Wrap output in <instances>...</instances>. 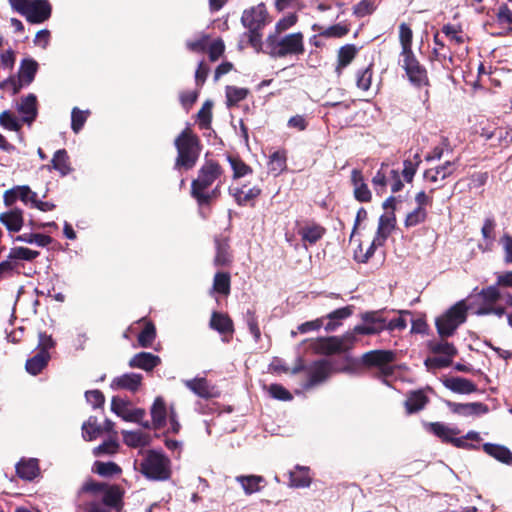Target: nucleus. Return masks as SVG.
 Instances as JSON below:
<instances>
[{
  "mask_svg": "<svg viewBox=\"0 0 512 512\" xmlns=\"http://www.w3.org/2000/svg\"><path fill=\"white\" fill-rule=\"evenodd\" d=\"M223 171L220 165L212 160H207L199 169L198 176L191 183V194L197 200L198 204H209L210 201L218 195L219 185L211 192L206 190L218 179Z\"/></svg>",
  "mask_w": 512,
  "mask_h": 512,
  "instance_id": "f257e3e1",
  "label": "nucleus"
},
{
  "mask_svg": "<svg viewBox=\"0 0 512 512\" xmlns=\"http://www.w3.org/2000/svg\"><path fill=\"white\" fill-rule=\"evenodd\" d=\"M175 147L177 149L175 166L191 169L196 164L201 150L198 137L191 129L186 128L175 139Z\"/></svg>",
  "mask_w": 512,
  "mask_h": 512,
  "instance_id": "f03ea898",
  "label": "nucleus"
},
{
  "mask_svg": "<svg viewBox=\"0 0 512 512\" xmlns=\"http://www.w3.org/2000/svg\"><path fill=\"white\" fill-rule=\"evenodd\" d=\"M467 306L464 301L457 302L446 313L436 319L438 334L444 338L454 334L459 325L466 320Z\"/></svg>",
  "mask_w": 512,
  "mask_h": 512,
  "instance_id": "7ed1b4c3",
  "label": "nucleus"
},
{
  "mask_svg": "<svg viewBox=\"0 0 512 512\" xmlns=\"http://www.w3.org/2000/svg\"><path fill=\"white\" fill-rule=\"evenodd\" d=\"M356 338L353 333H346L341 337L318 338L311 342L310 347L315 353L330 355L350 349Z\"/></svg>",
  "mask_w": 512,
  "mask_h": 512,
  "instance_id": "20e7f679",
  "label": "nucleus"
},
{
  "mask_svg": "<svg viewBox=\"0 0 512 512\" xmlns=\"http://www.w3.org/2000/svg\"><path fill=\"white\" fill-rule=\"evenodd\" d=\"M140 466L141 472L148 478L164 480L169 477V460L162 453L149 451Z\"/></svg>",
  "mask_w": 512,
  "mask_h": 512,
  "instance_id": "39448f33",
  "label": "nucleus"
},
{
  "mask_svg": "<svg viewBox=\"0 0 512 512\" xmlns=\"http://www.w3.org/2000/svg\"><path fill=\"white\" fill-rule=\"evenodd\" d=\"M37 70L38 63L34 59H23L18 71V80L9 78L1 84V88L8 90L12 95H15L20 91L22 86L29 85L34 80Z\"/></svg>",
  "mask_w": 512,
  "mask_h": 512,
  "instance_id": "423d86ee",
  "label": "nucleus"
},
{
  "mask_svg": "<svg viewBox=\"0 0 512 512\" xmlns=\"http://www.w3.org/2000/svg\"><path fill=\"white\" fill-rule=\"evenodd\" d=\"M399 64L405 70L406 75L411 83L422 86L428 83L427 72L416 59L413 51L400 54Z\"/></svg>",
  "mask_w": 512,
  "mask_h": 512,
  "instance_id": "0eeeda50",
  "label": "nucleus"
},
{
  "mask_svg": "<svg viewBox=\"0 0 512 512\" xmlns=\"http://www.w3.org/2000/svg\"><path fill=\"white\" fill-rule=\"evenodd\" d=\"M399 64L405 70L406 75L411 83L422 86L428 83L427 72L416 59L413 51L400 54Z\"/></svg>",
  "mask_w": 512,
  "mask_h": 512,
  "instance_id": "6e6552de",
  "label": "nucleus"
},
{
  "mask_svg": "<svg viewBox=\"0 0 512 512\" xmlns=\"http://www.w3.org/2000/svg\"><path fill=\"white\" fill-rule=\"evenodd\" d=\"M274 49L278 57L302 54L304 52L303 34L298 32L284 36L276 42Z\"/></svg>",
  "mask_w": 512,
  "mask_h": 512,
  "instance_id": "1a4fd4ad",
  "label": "nucleus"
},
{
  "mask_svg": "<svg viewBox=\"0 0 512 512\" xmlns=\"http://www.w3.org/2000/svg\"><path fill=\"white\" fill-rule=\"evenodd\" d=\"M362 323L356 325L351 333L362 335L378 334L386 329V320L379 312H367L362 315Z\"/></svg>",
  "mask_w": 512,
  "mask_h": 512,
  "instance_id": "9d476101",
  "label": "nucleus"
},
{
  "mask_svg": "<svg viewBox=\"0 0 512 512\" xmlns=\"http://www.w3.org/2000/svg\"><path fill=\"white\" fill-rule=\"evenodd\" d=\"M268 13L263 3L245 9L242 13L241 22L249 31H259L267 23Z\"/></svg>",
  "mask_w": 512,
  "mask_h": 512,
  "instance_id": "9b49d317",
  "label": "nucleus"
},
{
  "mask_svg": "<svg viewBox=\"0 0 512 512\" xmlns=\"http://www.w3.org/2000/svg\"><path fill=\"white\" fill-rule=\"evenodd\" d=\"M395 360V353L390 350H372L362 355L361 361L368 367H377L385 373L391 371L389 364Z\"/></svg>",
  "mask_w": 512,
  "mask_h": 512,
  "instance_id": "f8f14e48",
  "label": "nucleus"
},
{
  "mask_svg": "<svg viewBox=\"0 0 512 512\" xmlns=\"http://www.w3.org/2000/svg\"><path fill=\"white\" fill-rule=\"evenodd\" d=\"M21 200L25 205L33 206L36 203L37 193L32 191L27 185L15 186L3 194L5 206H12L17 200Z\"/></svg>",
  "mask_w": 512,
  "mask_h": 512,
  "instance_id": "ddd939ff",
  "label": "nucleus"
},
{
  "mask_svg": "<svg viewBox=\"0 0 512 512\" xmlns=\"http://www.w3.org/2000/svg\"><path fill=\"white\" fill-rule=\"evenodd\" d=\"M111 410L126 422H140L145 416L144 409H130L129 403L119 397L112 398Z\"/></svg>",
  "mask_w": 512,
  "mask_h": 512,
  "instance_id": "4468645a",
  "label": "nucleus"
},
{
  "mask_svg": "<svg viewBox=\"0 0 512 512\" xmlns=\"http://www.w3.org/2000/svg\"><path fill=\"white\" fill-rule=\"evenodd\" d=\"M51 15V5L47 0H30L24 17L31 23H42Z\"/></svg>",
  "mask_w": 512,
  "mask_h": 512,
  "instance_id": "2eb2a0df",
  "label": "nucleus"
},
{
  "mask_svg": "<svg viewBox=\"0 0 512 512\" xmlns=\"http://www.w3.org/2000/svg\"><path fill=\"white\" fill-rule=\"evenodd\" d=\"M183 384L200 398L209 399L219 396V391L204 377L183 380Z\"/></svg>",
  "mask_w": 512,
  "mask_h": 512,
  "instance_id": "dca6fc26",
  "label": "nucleus"
},
{
  "mask_svg": "<svg viewBox=\"0 0 512 512\" xmlns=\"http://www.w3.org/2000/svg\"><path fill=\"white\" fill-rule=\"evenodd\" d=\"M446 404L451 412L462 417H474L488 412V407L480 402L456 403L448 401Z\"/></svg>",
  "mask_w": 512,
  "mask_h": 512,
  "instance_id": "f3484780",
  "label": "nucleus"
},
{
  "mask_svg": "<svg viewBox=\"0 0 512 512\" xmlns=\"http://www.w3.org/2000/svg\"><path fill=\"white\" fill-rule=\"evenodd\" d=\"M351 183L353 186V194L359 202H369L372 198V193L365 182L362 172L358 169H353L351 172Z\"/></svg>",
  "mask_w": 512,
  "mask_h": 512,
  "instance_id": "a211bd4d",
  "label": "nucleus"
},
{
  "mask_svg": "<svg viewBox=\"0 0 512 512\" xmlns=\"http://www.w3.org/2000/svg\"><path fill=\"white\" fill-rule=\"evenodd\" d=\"M142 383V375L137 373H125L115 377L111 381V388L113 390L124 389L130 392H136Z\"/></svg>",
  "mask_w": 512,
  "mask_h": 512,
  "instance_id": "6ab92c4d",
  "label": "nucleus"
},
{
  "mask_svg": "<svg viewBox=\"0 0 512 512\" xmlns=\"http://www.w3.org/2000/svg\"><path fill=\"white\" fill-rule=\"evenodd\" d=\"M331 374V365L325 360L315 362L309 369V381L307 388L313 387L325 381Z\"/></svg>",
  "mask_w": 512,
  "mask_h": 512,
  "instance_id": "aec40b11",
  "label": "nucleus"
},
{
  "mask_svg": "<svg viewBox=\"0 0 512 512\" xmlns=\"http://www.w3.org/2000/svg\"><path fill=\"white\" fill-rule=\"evenodd\" d=\"M454 171L453 163L447 161L443 165L427 169L424 172V179L431 184H439L450 176Z\"/></svg>",
  "mask_w": 512,
  "mask_h": 512,
  "instance_id": "412c9836",
  "label": "nucleus"
},
{
  "mask_svg": "<svg viewBox=\"0 0 512 512\" xmlns=\"http://www.w3.org/2000/svg\"><path fill=\"white\" fill-rule=\"evenodd\" d=\"M0 223H2L10 232H19L24 223L22 210L14 208L8 212L1 213Z\"/></svg>",
  "mask_w": 512,
  "mask_h": 512,
  "instance_id": "4be33fe9",
  "label": "nucleus"
},
{
  "mask_svg": "<svg viewBox=\"0 0 512 512\" xmlns=\"http://www.w3.org/2000/svg\"><path fill=\"white\" fill-rule=\"evenodd\" d=\"M150 414L154 429H159L165 426L168 412L165 401L162 397H156L151 406Z\"/></svg>",
  "mask_w": 512,
  "mask_h": 512,
  "instance_id": "5701e85b",
  "label": "nucleus"
},
{
  "mask_svg": "<svg viewBox=\"0 0 512 512\" xmlns=\"http://www.w3.org/2000/svg\"><path fill=\"white\" fill-rule=\"evenodd\" d=\"M160 358L157 355L148 352H140L134 355L130 361L131 368H140L145 371H151L160 363Z\"/></svg>",
  "mask_w": 512,
  "mask_h": 512,
  "instance_id": "b1692460",
  "label": "nucleus"
},
{
  "mask_svg": "<svg viewBox=\"0 0 512 512\" xmlns=\"http://www.w3.org/2000/svg\"><path fill=\"white\" fill-rule=\"evenodd\" d=\"M444 386L460 394H470L477 390L476 385L469 379L462 377H450L444 380Z\"/></svg>",
  "mask_w": 512,
  "mask_h": 512,
  "instance_id": "393cba45",
  "label": "nucleus"
},
{
  "mask_svg": "<svg viewBox=\"0 0 512 512\" xmlns=\"http://www.w3.org/2000/svg\"><path fill=\"white\" fill-rule=\"evenodd\" d=\"M395 223L396 218L393 212H386L383 214L379 219L376 241L384 243L387 237L394 230Z\"/></svg>",
  "mask_w": 512,
  "mask_h": 512,
  "instance_id": "a878e982",
  "label": "nucleus"
},
{
  "mask_svg": "<svg viewBox=\"0 0 512 512\" xmlns=\"http://www.w3.org/2000/svg\"><path fill=\"white\" fill-rule=\"evenodd\" d=\"M210 327L219 333H233V322L231 318L224 313L213 312L210 319Z\"/></svg>",
  "mask_w": 512,
  "mask_h": 512,
  "instance_id": "bb28decb",
  "label": "nucleus"
},
{
  "mask_svg": "<svg viewBox=\"0 0 512 512\" xmlns=\"http://www.w3.org/2000/svg\"><path fill=\"white\" fill-rule=\"evenodd\" d=\"M17 474L24 480H33L39 474L37 459L21 460L16 466Z\"/></svg>",
  "mask_w": 512,
  "mask_h": 512,
  "instance_id": "cd10ccee",
  "label": "nucleus"
},
{
  "mask_svg": "<svg viewBox=\"0 0 512 512\" xmlns=\"http://www.w3.org/2000/svg\"><path fill=\"white\" fill-rule=\"evenodd\" d=\"M483 450L488 455L492 456L493 458L497 459L498 461H500L502 463H505V464L512 463V453L505 446L486 443L483 445Z\"/></svg>",
  "mask_w": 512,
  "mask_h": 512,
  "instance_id": "c85d7f7f",
  "label": "nucleus"
},
{
  "mask_svg": "<svg viewBox=\"0 0 512 512\" xmlns=\"http://www.w3.org/2000/svg\"><path fill=\"white\" fill-rule=\"evenodd\" d=\"M36 96L29 94L19 104L18 110L23 115V121L31 123L37 114Z\"/></svg>",
  "mask_w": 512,
  "mask_h": 512,
  "instance_id": "c756f323",
  "label": "nucleus"
},
{
  "mask_svg": "<svg viewBox=\"0 0 512 512\" xmlns=\"http://www.w3.org/2000/svg\"><path fill=\"white\" fill-rule=\"evenodd\" d=\"M311 483L309 469L307 467L297 466L290 472V486L295 488L308 487Z\"/></svg>",
  "mask_w": 512,
  "mask_h": 512,
  "instance_id": "7c9ffc66",
  "label": "nucleus"
},
{
  "mask_svg": "<svg viewBox=\"0 0 512 512\" xmlns=\"http://www.w3.org/2000/svg\"><path fill=\"white\" fill-rule=\"evenodd\" d=\"M101 499L106 506L114 507L119 510L122 501V491L117 486L106 485Z\"/></svg>",
  "mask_w": 512,
  "mask_h": 512,
  "instance_id": "2f4dec72",
  "label": "nucleus"
},
{
  "mask_svg": "<svg viewBox=\"0 0 512 512\" xmlns=\"http://www.w3.org/2000/svg\"><path fill=\"white\" fill-rule=\"evenodd\" d=\"M103 432L102 426L98 423L96 417L91 416L82 424V437L86 441H92L99 437Z\"/></svg>",
  "mask_w": 512,
  "mask_h": 512,
  "instance_id": "473e14b6",
  "label": "nucleus"
},
{
  "mask_svg": "<svg viewBox=\"0 0 512 512\" xmlns=\"http://www.w3.org/2000/svg\"><path fill=\"white\" fill-rule=\"evenodd\" d=\"M389 183V168L385 163L381 164L380 169L376 172L372 178V185L375 192L378 195H382L385 192L386 186Z\"/></svg>",
  "mask_w": 512,
  "mask_h": 512,
  "instance_id": "72a5a7b5",
  "label": "nucleus"
},
{
  "mask_svg": "<svg viewBox=\"0 0 512 512\" xmlns=\"http://www.w3.org/2000/svg\"><path fill=\"white\" fill-rule=\"evenodd\" d=\"M356 53L357 49L354 45H346L340 48L338 52V65L336 67L338 75H340L342 70L353 61Z\"/></svg>",
  "mask_w": 512,
  "mask_h": 512,
  "instance_id": "f704fd0d",
  "label": "nucleus"
},
{
  "mask_svg": "<svg viewBox=\"0 0 512 512\" xmlns=\"http://www.w3.org/2000/svg\"><path fill=\"white\" fill-rule=\"evenodd\" d=\"M49 354L47 351H40L26 362V370L32 375H37L47 365Z\"/></svg>",
  "mask_w": 512,
  "mask_h": 512,
  "instance_id": "c9c22d12",
  "label": "nucleus"
},
{
  "mask_svg": "<svg viewBox=\"0 0 512 512\" xmlns=\"http://www.w3.org/2000/svg\"><path fill=\"white\" fill-rule=\"evenodd\" d=\"M236 481L241 484L244 492L250 495L260 490V485L264 482V478L257 475L237 476Z\"/></svg>",
  "mask_w": 512,
  "mask_h": 512,
  "instance_id": "e433bc0d",
  "label": "nucleus"
},
{
  "mask_svg": "<svg viewBox=\"0 0 512 512\" xmlns=\"http://www.w3.org/2000/svg\"><path fill=\"white\" fill-rule=\"evenodd\" d=\"M427 397L421 391L411 393L405 401V407L409 414L422 410L427 404Z\"/></svg>",
  "mask_w": 512,
  "mask_h": 512,
  "instance_id": "4c0bfd02",
  "label": "nucleus"
},
{
  "mask_svg": "<svg viewBox=\"0 0 512 512\" xmlns=\"http://www.w3.org/2000/svg\"><path fill=\"white\" fill-rule=\"evenodd\" d=\"M260 194L261 189L256 186L251 188H247L245 186L242 188H237L234 189L233 193L235 200L239 205H246L248 202L257 198Z\"/></svg>",
  "mask_w": 512,
  "mask_h": 512,
  "instance_id": "58836bf2",
  "label": "nucleus"
},
{
  "mask_svg": "<svg viewBox=\"0 0 512 512\" xmlns=\"http://www.w3.org/2000/svg\"><path fill=\"white\" fill-rule=\"evenodd\" d=\"M428 430L438 436L442 441L449 442L452 439V436H455L459 433L458 430L452 429L445 424L440 422H433L427 424Z\"/></svg>",
  "mask_w": 512,
  "mask_h": 512,
  "instance_id": "ea45409f",
  "label": "nucleus"
},
{
  "mask_svg": "<svg viewBox=\"0 0 512 512\" xmlns=\"http://www.w3.org/2000/svg\"><path fill=\"white\" fill-rule=\"evenodd\" d=\"M413 32L406 23L399 25V42L401 45L400 54L412 52Z\"/></svg>",
  "mask_w": 512,
  "mask_h": 512,
  "instance_id": "a19ab883",
  "label": "nucleus"
},
{
  "mask_svg": "<svg viewBox=\"0 0 512 512\" xmlns=\"http://www.w3.org/2000/svg\"><path fill=\"white\" fill-rule=\"evenodd\" d=\"M123 441L130 447H142L148 444L149 437L136 431H122Z\"/></svg>",
  "mask_w": 512,
  "mask_h": 512,
  "instance_id": "79ce46f5",
  "label": "nucleus"
},
{
  "mask_svg": "<svg viewBox=\"0 0 512 512\" xmlns=\"http://www.w3.org/2000/svg\"><path fill=\"white\" fill-rule=\"evenodd\" d=\"M39 256V252L31 250L26 247H14L11 248L8 254V258L13 262L14 260H25L32 261Z\"/></svg>",
  "mask_w": 512,
  "mask_h": 512,
  "instance_id": "37998d69",
  "label": "nucleus"
},
{
  "mask_svg": "<svg viewBox=\"0 0 512 512\" xmlns=\"http://www.w3.org/2000/svg\"><path fill=\"white\" fill-rule=\"evenodd\" d=\"M53 168L59 171L62 175L70 172L69 157L66 150L60 149L56 151L52 159Z\"/></svg>",
  "mask_w": 512,
  "mask_h": 512,
  "instance_id": "c03bdc74",
  "label": "nucleus"
},
{
  "mask_svg": "<svg viewBox=\"0 0 512 512\" xmlns=\"http://www.w3.org/2000/svg\"><path fill=\"white\" fill-rule=\"evenodd\" d=\"M93 471L100 476L109 477L121 472V468L114 462L96 461L93 465Z\"/></svg>",
  "mask_w": 512,
  "mask_h": 512,
  "instance_id": "a18cd8bd",
  "label": "nucleus"
},
{
  "mask_svg": "<svg viewBox=\"0 0 512 512\" xmlns=\"http://www.w3.org/2000/svg\"><path fill=\"white\" fill-rule=\"evenodd\" d=\"M15 241L36 244L39 247H46L52 241L50 236L44 234H22L15 238Z\"/></svg>",
  "mask_w": 512,
  "mask_h": 512,
  "instance_id": "49530a36",
  "label": "nucleus"
},
{
  "mask_svg": "<svg viewBox=\"0 0 512 512\" xmlns=\"http://www.w3.org/2000/svg\"><path fill=\"white\" fill-rule=\"evenodd\" d=\"M420 163L421 158L419 154H415L411 159L404 160L402 176L407 182H411L413 180V177Z\"/></svg>",
  "mask_w": 512,
  "mask_h": 512,
  "instance_id": "de8ad7c7",
  "label": "nucleus"
},
{
  "mask_svg": "<svg viewBox=\"0 0 512 512\" xmlns=\"http://www.w3.org/2000/svg\"><path fill=\"white\" fill-rule=\"evenodd\" d=\"M269 170L274 175H279L286 168V155L284 152L276 151L270 156Z\"/></svg>",
  "mask_w": 512,
  "mask_h": 512,
  "instance_id": "09e8293b",
  "label": "nucleus"
},
{
  "mask_svg": "<svg viewBox=\"0 0 512 512\" xmlns=\"http://www.w3.org/2000/svg\"><path fill=\"white\" fill-rule=\"evenodd\" d=\"M299 234L301 235L304 241H307L311 244L317 242L324 234V228L319 225H312L304 227L300 230Z\"/></svg>",
  "mask_w": 512,
  "mask_h": 512,
  "instance_id": "8fccbe9b",
  "label": "nucleus"
},
{
  "mask_svg": "<svg viewBox=\"0 0 512 512\" xmlns=\"http://www.w3.org/2000/svg\"><path fill=\"white\" fill-rule=\"evenodd\" d=\"M430 349L433 353L440 354L443 357H448L451 360L457 353V350L453 344L443 340L440 342L431 343Z\"/></svg>",
  "mask_w": 512,
  "mask_h": 512,
  "instance_id": "3c124183",
  "label": "nucleus"
},
{
  "mask_svg": "<svg viewBox=\"0 0 512 512\" xmlns=\"http://www.w3.org/2000/svg\"><path fill=\"white\" fill-rule=\"evenodd\" d=\"M248 90L246 88H240L236 86L226 87V98L229 106L235 105L238 102L246 98Z\"/></svg>",
  "mask_w": 512,
  "mask_h": 512,
  "instance_id": "603ef678",
  "label": "nucleus"
},
{
  "mask_svg": "<svg viewBox=\"0 0 512 512\" xmlns=\"http://www.w3.org/2000/svg\"><path fill=\"white\" fill-rule=\"evenodd\" d=\"M213 290L228 295L230 292V276L228 273H216L214 276Z\"/></svg>",
  "mask_w": 512,
  "mask_h": 512,
  "instance_id": "864d4df0",
  "label": "nucleus"
},
{
  "mask_svg": "<svg viewBox=\"0 0 512 512\" xmlns=\"http://www.w3.org/2000/svg\"><path fill=\"white\" fill-rule=\"evenodd\" d=\"M427 217V211L425 208L416 207L413 211L409 212L405 218L406 227H414L420 223H423Z\"/></svg>",
  "mask_w": 512,
  "mask_h": 512,
  "instance_id": "5fc2aeb1",
  "label": "nucleus"
},
{
  "mask_svg": "<svg viewBox=\"0 0 512 512\" xmlns=\"http://www.w3.org/2000/svg\"><path fill=\"white\" fill-rule=\"evenodd\" d=\"M119 444L114 439H109L103 442L101 445L93 449V455L99 457L102 455H112L118 451Z\"/></svg>",
  "mask_w": 512,
  "mask_h": 512,
  "instance_id": "6e6d98bb",
  "label": "nucleus"
},
{
  "mask_svg": "<svg viewBox=\"0 0 512 512\" xmlns=\"http://www.w3.org/2000/svg\"><path fill=\"white\" fill-rule=\"evenodd\" d=\"M156 336L155 327L152 323H147L138 336L139 345L142 347L151 346Z\"/></svg>",
  "mask_w": 512,
  "mask_h": 512,
  "instance_id": "4d7b16f0",
  "label": "nucleus"
},
{
  "mask_svg": "<svg viewBox=\"0 0 512 512\" xmlns=\"http://www.w3.org/2000/svg\"><path fill=\"white\" fill-rule=\"evenodd\" d=\"M88 113V111H81L76 107L72 110L71 127L75 133H78L83 127L87 119Z\"/></svg>",
  "mask_w": 512,
  "mask_h": 512,
  "instance_id": "13d9d810",
  "label": "nucleus"
},
{
  "mask_svg": "<svg viewBox=\"0 0 512 512\" xmlns=\"http://www.w3.org/2000/svg\"><path fill=\"white\" fill-rule=\"evenodd\" d=\"M0 124L11 131H18L21 127L20 121L9 111L0 114Z\"/></svg>",
  "mask_w": 512,
  "mask_h": 512,
  "instance_id": "bf43d9fd",
  "label": "nucleus"
},
{
  "mask_svg": "<svg viewBox=\"0 0 512 512\" xmlns=\"http://www.w3.org/2000/svg\"><path fill=\"white\" fill-rule=\"evenodd\" d=\"M105 487H106V484H104V483L95 482V481L90 480V481H87L82 486V492L89 493L92 496H94L95 498H101Z\"/></svg>",
  "mask_w": 512,
  "mask_h": 512,
  "instance_id": "052dcab7",
  "label": "nucleus"
},
{
  "mask_svg": "<svg viewBox=\"0 0 512 512\" xmlns=\"http://www.w3.org/2000/svg\"><path fill=\"white\" fill-rule=\"evenodd\" d=\"M372 82V70L370 67L359 72L357 75V87L362 91H368Z\"/></svg>",
  "mask_w": 512,
  "mask_h": 512,
  "instance_id": "680f3d73",
  "label": "nucleus"
},
{
  "mask_svg": "<svg viewBox=\"0 0 512 512\" xmlns=\"http://www.w3.org/2000/svg\"><path fill=\"white\" fill-rule=\"evenodd\" d=\"M211 116L212 103L210 101H206L198 112V120L202 128H206L210 124Z\"/></svg>",
  "mask_w": 512,
  "mask_h": 512,
  "instance_id": "e2e57ef3",
  "label": "nucleus"
},
{
  "mask_svg": "<svg viewBox=\"0 0 512 512\" xmlns=\"http://www.w3.org/2000/svg\"><path fill=\"white\" fill-rule=\"evenodd\" d=\"M268 391H269L270 395L275 399L283 400V401L292 399V395L290 394V392L279 384L270 385L268 388Z\"/></svg>",
  "mask_w": 512,
  "mask_h": 512,
  "instance_id": "0e129e2a",
  "label": "nucleus"
},
{
  "mask_svg": "<svg viewBox=\"0 0 512 512\" xmlns=\"http://www.w3.org/2000/svg\"><path fill=\"white\" fill-rule=\"evenodd\" d=\"M225 45L221 39H217L209 46L208 54L211 61H217L224 53Z\"/></svg>",
  "mask_w": 512,
  "mask_h": 512,
  "instance_id": "69168bd1",
  "label": "nucleus"
},
{
  "mask_svg": "<svg viewBox=\"0 0 512 512\" xmlns=\"http://www.w3.org/2000/svg\"><path fill=\"white\" fill-rule=\"evenodd\" d=\"M500 242L504 250V262L506 264H512V237L505 234L501 237Z\"/></svg>",
  "mask_w": 512,
  "mask_h": 512,
  "instance_id": "338daca9",
  "label": "nucleus"
},
{
  "mask_svg": "<svg viewBox=\"0 0 512 512\" xmlns=\"http://www.w3.org/2000/svg\"><path fill=\"white\" fill-rule=\"evenodd\" d=\"M497 20L500 24H508L512 30V11L507 5H501L496 13Z\"/></svg>",
  "mask_w": 512,
  "mask_h": 512,
  "instance_id": "774afa93",
  "label": "nucleus"
}]
</instances>
